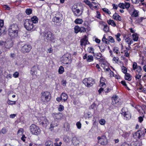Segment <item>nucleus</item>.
I'll return each instance as SVG.
<instances>
[{"mask_svg": "<svg viewBox=\"0 0 146 146\" xmlns=\"http://www.w3.org/2000/svg\"><path fill=\"white\" fill-rule=\"evenodd\" d=\"M107 22L109 25H111L113 27L116 26V24L113 20L110 19L108 20Z\"/></svg>", "mask_w": 146, "mask_h": 146, "instance_id": "obj_33", "label": "nucleus"}, {"mask_svg": "<svg viewBox=\"0 0 146 146\" xmlns=\"http://www.w3.org/2000/svg\"><path fill=\"white\" fill-rule=\"evenodd\" d=\"M83 59L84 60L86 59V61L88 62H91L94 60V58L92 55H88V56L87 54H86L83 57Z\"/></svg>", "mask_w": 146, "mask_h": 146, "instance_id": "obj_18", "label": "nucleus"}, {"mask_svg": "<svg viewBox=\"0 0 146 146\" xmlns=\"http://www.w3.org/2000/svg\"><path fill=\"white\" fill-rule=\"evenodd\" d=\"M96 58L98 59H101L102 57V54L100 53H98L96 54L95 55Z\"/></svg>", "mask_w": 146, "mask_h": 146, "instance_id": "obj_49", "label": "nucleus"}, {"mask_svg": "<svg viewBox=\"0 0 146 146\" xmlns=\"http://www.w3.org/2000/svg\"><path fill=\"white\" fill-rule=\"evenodd\" d=\"M61 62L64 64H70L71 62V55L68 53L64 54L61 58Z\"/></svg>", "mask_w": 146, "mask_h": 146, "instance_id": "obj_6", "label": "nucleus"}, {"mask_svg": "<svg viewBox=\"0 0 146 146\" xmlns=\"http://www.w3.org/2000/svg\"><path fill=\"white\" fill-rule=\"evenodd\" d=\"M63 140L66 143H68L70 141V137L68 136L65 137L63 138Z\"/></svg>", "mask_w": 146, "mask_h": 146, "instance_id": "obj_43", "label": "nucleus"}, {"mask_svg": "<svg viewBox=\"0 0 146 146\" xmlns=\"http://www.w3.org/2000/svg\"><path fill=\"white\" fill-rule=\"evenodd\" d=\"M24 26L25 28L28 31H33L36 30L35 26L30 19H27L25 20Z\"/></svg>", "mask_w": 146, "mask_h": 146, "instance_id": "obj_2", "label": "nucleus"}, {"mask_svg": "<svg viewBox=\"0 0 146 146\" xmlns=\"http://www.w3.org/2000/svg\"><path fill=\"white\" fill-rule=\"evenodd\" d=\"M121 36V34L120 33H118L117 34L115 35V36L117 40L119 42L121 40V39L119 37Z\"/></svg>", "mask_w": 146, "mask_h": 146, "instance_id": "obj_46", "label": "nucleus"}, {"mask_svg": "<svg viewBox=\"0 0 146 146\" xmlns=\"http://www.w3.org/2000/svg\"><path fill=\"white\" fill-rule=\"evenodd\" d=\"M119 7L121 8L124 9L125 8L128 9L130 6V4L129 3L125 2L124 3H120L118 5Z\"/></svg>", "mask_w": 146, "mask_h": 146, "instance_id": "obj_15", "label": "nucleus"}, {"mask_svg": "<svg viewBox=\"0 0 146 146\" xmlns=\"http://www.w3.org/2000/svg\"><path fill=\"white\" fill-rule=\"evenodd\" d=\"M52 115L55 119H61L63 117V115L62 113H53Z\"/></svg>", "mask_w": 146, "mask_h": 146, "instance_id": "obj_20", "label": "nucleus"}, {"mask_svg": "<svg viewBox=\"0 0 146 146\" xmlns=\"http://www.w3.org/2000/svg\"><path fill=\"white\" fill-rule=\"evenodd\" d=\"M113 18L116 21H121L122 20L121 17L116 13H114L113 16Z\"/></svg>", "mask_w": 146, "mask_h": 146, "instance_id": "obj_25", "label": "nucleus"}, {"mask_svg": "<svg viewBox=\"0 0 146 146\" xmlns=\"http://www.w3.org/2000/svg\"><path fill=\"white\" fill-rule=\"evenodd\" d=\"M122 115L124 116V119L125 120H128L131 117V115L130 113L128 111L123 112V109L122 110Z\"/></svg>", "mask_w": 146, "mask_h": 146, "instance_id": "obj_19", "label": "nucleus"}, {"mask_svg": "<svg viewBox=\"0 0 146 146\" xmlns=\"http://www.w3.org/2000/svg\"><path fill=\"white\" fill-rule=\"evenodd\" d=\"M87 50L90 53H94V48L92 47H88L87 49Z\"/></svg>", "mask_w": 146, "mask_h": 146, "instance_id": "obj_48", "label": "nucleus"}, {"mask_svg": "<svg viewBox=\"0 0 146 146\" xmlns=\"http://www.w3.org/2000/svg\"><path fill=\"white\" fill-rule=\"evenodd\" d=\"M54 40H56L55 41V43H54L52 42H51V44L53 45L54 47H56L60 45V43L59 42L60 41L59 40L56 39L54 38Z\"/></svg>", "mask_w": 146, "mask_h": 146, "instance_id": "obj_31", "label": "nucleus"}, {"mask_svg": "<svg viewBox=\"0 0 146 146\" xmlns=\"http://www.w3.org/2000/svg\"><path fill=\"white\" fill-rule=\"evenodd\" d=\"M45 146H54L52 142L50 140L46 141L45 143Z\"/></svg>", "mask_w": 146, "mask_h": 146, "instance_id": "obj_38", "label": "nucleus"}, {"mask_svg": "<svg viewBox=\"0 0 146 146\" xmlns=\"http://www.w3.org/2000/svg\"><path fill=\"white\" fill-rule=\"evenodd\" d=\"M44 36L47 40L54 43L56 40H54V35L50 32L47 31L45 33Z\"/></svg>", "mask_w": 146, "mask_h": 146, "instance_id": "obj_7", "label": "nucleus"}, {"mask_svg": "<svg viewBox=\"0 0 146 146\" xmlns=\"http://www.w3.org/2000/svg\"><path fill=\"white\" fill-rule=\"evenodd\" d=\"M76 126L77 128L79 129H80L81 128L82 124L80 121L77 122L76 124Z\"/></svg>", "mask_w": 146, "mask_h": 146, "instance_id": "obj_54", "label": "nucleus"}, {"mask_svg": "<svg viewBox=\"0 0 146 146\" xmlns=\"http://www.w3.org/2000/svg\"><path fill=\"white\" fill-rule=\"evenodd\" d=\"M125 78L126 80H127L128 81H130L131 79V77L129 74L126 73L125 74Z\"/></svg>", "mask_w": 146, "mask_h": 146, "instance_id": "obj_37", "label": "nucleus"}, {"mask_svg": "<svg viewBox=\"0 0 146 146\" xmlns=\"http://www.w3.org/2000/svg\"><path fill=\"white\" fill-rule=\"evenodd\" d=\"M61 96L62 100H63L64 102H66L68 98V96L65 93H62L61 94Z\"/></svg>", "mask_w": 146, "mask_h": 146, "instance_id": "obj_30", "label": "nucleus"}, {"mask_svg": "<svg viewBox=\"0 0 146 146\" xmlns=\"http://www.w3.org/2000/svg\"><path fill=\"white\" fill-rule=\"evenodd\" d=\"M142 133L140 131H137L133 135V137L136 139H139L141 136Z\"/></svg>", "mask_w": 146, "mask_h": 146, "instance_id": "obj_24", "label": "nucleus"}, {"mask_svg": "<svg viewBox=\"0 0 146 146\" xmlns=\"http://www.w3.org/2000/svg\"><path fill=\"white\" fill-rule=\"evenodd\" d=\"M72 141L73 144L75 146L79 145L80 143V141L78 138L75 137L73 138Z\"/></svg>", "mask_w": 146, "mask_h": 146, "instance_id": "obj_26", "label": "nucleus"}, {"mask_svg": "<svg viewBox=\"0 0 146 146\" xmlns=\"http://www.w3.org/2000/svg\"><path fill=\"white\" fill-rule=\"evenodd\" d=\"M16 102L15 101H12L10 100H9L8 102V104L9 105H15L16 104Z\"/></svg>", "mask_w": 146, "mask_h": 146, "instance_id": "obj_62", "label": "nucleus"}, {"mask_svg": "<svg viewBox=\"0 0 146 146\" xmlns=\"http://www.w3.org/2000/svg\"><path fill=\"white\" fill-rule=\"evenodd\" d=\"M99 123L101 125H104L106 124V121L104 119L102 118L100 120Z\"/></svg>", "mask_w": 146, "mask_h": 146, "instance_id": "obj_44", "label": "nucleus"}, {"mask_svg": "<svg viewBox=\"0 0 146 146\" xmlns=\"http://www.w3.org/2000/svg\"><path fill=\"white\" fill-rule=\"evenodd\" d=\"M121 82V84L125 87L128 90H129V88L127 86V85L125 81H122Z\"/></svg>", "mask_w": 146, "mask_h": 146, "instance_id": "obj_58", "label": "nucleus"}, {"mask_svg": "<svg viewBox=\"0 0 146 146\" xmlns=\"http://www.w3.org/2000/svg\"><path fill=\"white\" fill-rule=\"evenodd\" d=\"M97 139L98 140V142L102 145H105L107 143V140L105 136L98 137Z\"/></svg>", "mask_w": 146, "mask_h": 146, "instance_id": "obj_11", "label": "nucleus"}, {"mask_svg": "<svg viewBox=\"0 0 146 146\" xmlns=\"http://www.w3.org/2000/svg\"><path fill=\"white\" fill-rule=\"evenodd\" d=\"M100 24H101L102 26H103L104 28L103 30L105 32H108L109 31V29L107 25L105 24L103 22H100Z\"/></svg>", "mask_w": 146, "mask_h": 146, "instance_id": "obj_27", "label": "nucleus"}, {"mask_svg": "<svg viewBox=\"0 0 146 146\" xmlns=\"http://www.w3.org/2000/svg\"><path fill=\"white\" fill-rule=\"evenodd\" d=\"M64 72V67L61 66L60 67L58 70V73L59 74H62Z\"/></svg>", "mask_w": 146, "mask_h": 146, "instance_id": "obj_42", "label": "nucleus"}, {"mask_svg": "<svg viewBox=\"0 0 146 146\" xmlns=\"http://www.w3.org/2000/svg\"><path fill=\"white\" fill-rule=\"evenodd\" d=\"M74 32L76 33L80 32V27L78 26H76L74 28Z\"/></svg>", "mask_w": 146, "mask_h": 146, "instance_id": "obj_41", "label": "nucleus"}, {"mask_svg": "<svg viewBox=\"0 0 146 146\" xmlns=\"http://www.w3.org/2000/svg\"><path fill=\"white\" fill-rule=\"evenodd\" d=\"M131 146H142V143L140 141H136L132 142L130 145Z\"/></svg>", "mask_w": 146, "mask_h": 146, "instance_id": "obj_22", "label": "nucleus"}, {"mask_svg": "<svg viewBox=\"0 0 146 146\" xmlns=\"http://www.w3.org/2000/svg\"><path fill=\"white\" fill-rule=\"evenodd\" d=\"M141 76V74H140L139 73L136 74L135 76V78L136 80L138 79V80H139L140 79Z\"/></svg>", "mask_w": 146, "mask_h": 146, "instance_id": "obj_63", "label": "nucleus"}, {"mask_svg": "<svg viewBox=\"0 0 146 146\" xmlns=\"http://www.w3.org/2000/svg\"><path fill=\"white\" fill-rule=\"evenodd\" d=\"M121 70L122 72L124 74H126L127 71V68L124 66L121 67Z\"/></svg>", "mask_w": 146, "mask_h": 146, "instance_id": "obj_57", "label": "nucleus"}, {"mask_svg": "<svg viewBox=\"0 0 146 146\" xmlns=\"http://www.w3.org/2000/svg\"><path fill=\"white\" fill-rule=\"evenodd\" d=\"M4 21L3 20H0V30L3 29L4 31H5V28L4 27Z\"/></svg>", "mask_w": 146, "mask_h": 146, "instance_id": "obj_36", "label": "nucleus"}, {"mask_svg": "<svg viewBox=\"0 0 146 146\" xmlns=\"http://www.w3.org/2000/svg\"><path fill=\"white\" fill-rule=\"evenodd\" d=\"M138 73H140L142 70V68L140 66H138V67L136 68V70H135Z\"/></svg>", "mask_w": 146, "mask_h": 146, "instance_id": "obj_52", "label": "nucleus"}, {"mask_svg": "<svg viewBox=\"0 0 146 146\" xmlns=\"http://www.w3.org/2000/svg\"><path fill=\"white\" fill-rule=\"evenodd\" d=\"M100 63L101 64V66L104 69L106 68V67L108 65V63L106 60L102 56L101 59L99 60Z\"/></svg>", "mask_w": 146, "mask_h": 146, "instance_id": "obj_17", "label": "nucleus"}, {"mask_svg": "<svg viewBox=\"0 0 146 146\" xmlns=\"http://www.w3.org/2000/svg\"><path fill=\"white\" fill-rule=\"evenodd\" d=\"M108 39L111 42L113 43L115 42V40L113 37L111 36H109Z\"/></svg>", "mask_w": 146, "mask_h": 146, "instance_id": "obj_56", "label": "nucleus"}, {"mask_svg": "<svg viewBox=\"0 0 146 146\" xmlns=\"http://www.w3.org/2000/svg\"><path fill=\"white\" fill-rule=\"evenodd\" d=\"M125 41L129 45H130L133 42V41L129 37L126 38L125 39Z\"/></svg>", "mask_w": 146, "mask_h": 146, "instance_id": "obj_35", "label": "nucleus"}, {"mask_svg": "<svg viewBox=\"0 0 146 146\" xmlns=\"http://www.w3.org/2000/svg\"><path fill=\"white\" fill-rule=\"evenodd\" d=\"M30 21L32 22L33 24L37 23L38 22V19L36 16H34L32 17Z\"/></svg>", "mask_w": 146, "mask_h": 146, "instance_id": "obj_29", "label": "nucleus"}, {"mask_svg": "<svg viewBox=\"0 0 146 146\" xmlns=\"http://www.w3.org/2000/svg\"><path fill=\"white\" fill-rule=\"evenodd\" d=\"M38 120L40 124L44 125L48 123V120L45 117H41L38 119Z\"/></svg>", "mask_w": 146, "mask_h": 146, "instance_id": "obj_14", "label": "nucleus"}, {"mask_svg": "<svg viewBox=\"0 0 146 146\" xmlns=\"http://www.w3.org/2000/svg\"><path fill=\"white\" fill-rule=\"evenodd\" d=\"M9 35L12 40L15 39L18 37V32L9 31Z\"/></svg>", "mask_w": 146, "mask_h": 146, "instance_id": "obj_16", "label": "nucleus"}, {"mask_svg": "<svg viewBox=\"0 0 146 146\" xmlns=\"http://www.w3.org/2000/svg\"><path fill=\"white\" fill-rule=\"evenodd\" d=\"M32 48L30 45L26 44L21 47V50L23 53H28L30 52Z\"/></svg>", "mask_w": 146, "mask_h": 146, "instance_id": "obj_9", "label": "nucleus"}, {"mask_svg": "<svg viewBox=\"0 0 146 146\" xmlns=\"http://www.w3.org/2000/svg\"><path fill=\"white\" fill-rule=\"evenodd\" d=\"M106 82V80L103 77H101L100 79V86L104 88L106 86L105 83Z\"/></svg>", "mask_w": 146, "mask_h": 146, "instance_id": "obj_23", "label": "nucleus"}, {"mask_svg": "<svg viewBox=\"0 0 146 146\" xmlns=\"http://www.w3.org/2000/svg\"><path fill=\"white\" fill-rule=\"evenodd\" d=\"M119 99L117 96H115L112 98V104L116 107L119 106L120 105V103L119 102Z\"/></svg>", "mask_w": 146, "mask_h": 146, "instance_id": "obj_10", "label": "nucleus"}, {"mask_svg": "<svg viewBox=\"0 0 146 146\" xmlns=\"http://www.w3.org/2000/svg\"><path fill=\"white\" fill-rule=\"evenodd\" d=\"M32 12V10L31 9H27L25 11V13L27 15L31 14Z\"/></svg>", "mask_w": 146, "mask_h": 146, "instance_id": "obj_50", "label": "nucleus"}, {"mask_svg": "<svg viewBox=\"0 0 146 146\" xmlns=\"http://www.w3.org/2000/svg\"><path fill=\"white\" fill-rule=\"evenodd\" d=\"M3 7L5 10H9L10 9V8L9 6L7 5H3Z\"/></svg>", "mask_w": 146, "mask_h": 146, "instance_id": "obj_64", "label": "nucleus"}, {"mask_svg": "<svg viewBox=\"0 0 146 146\" xmlns=\"http://www.w3.org/2000/svg\"><path fill=\"white\" fill-rule=\"evenodd\" d=\"M137 63L135 62H133V70H135L136 68L138 67Z\"/></svg>", "mask_w": 146, "mask_h": 146, "instance_id": "obj_59", "label": "nucleus"}, {"mask_svg": "<svg viewBox=\"0 0 146 146\" xmlns=\"http://www.w3.org/2000/svg\"><path fill=\"white\" fill-rule=\"evenodd\" d=\"M131 134L130 131L125 132H123V133L122 135V136L124 137V139H127L129 137Z\"/></svg>", "mask_w": 146, "mask_h": 146, "instance_id": "obj_28", "label": "nucleus"}, {"mask_svg": "<svg viewBox=\"0 0 146 146\" xmlns=\"http://www.w3.org/2000/svg\"><path fill=\"white\" fill-rule=\"evenodd\" d=\"M133 11V12L132 15L133 16L137 17L138 15V11L135 9L134 8L132 7Z\"/></svg>", "mask_w": 146, "mask_h": 146, "instance_id": "obj_40", "label": "nucleus"}, {"mask_svg": "<svg viewBox=\"0 0 146 146\" xmlns=\"http://www.w3.org/2000/svg\"><path fill=\"white\" fill-rule=\"evenodd\" d=\"M58 110L59 111H63L64 110V106L62 105H60L59 106V107L58 108Z\"/></svg>", "mask_w": 146, "mask_h": 146, "instance_id": "obj_53", "label": "nucleus"}, {"mask_svg": "<svg viewBox=\"0 0 146 146\" xmlns=\"http://www.w3.org/2000/svg\"><path fill=\"white\" fill-rule=\"evenodd\" d=\"M19 28L17 24H13L10 26L9 29L8 31L18 32Z\"/></svg>", "mask_w": 146, "mask_h": 146, "instance_id": "obj_13", "label": "nucleus"}, {"mask_svg": "<svg viewBox=\"0 0 146 146\" xmlns=\"http://www.w3.org/2000/svg\"><path fill=\"white\" fill-rule=\"evenodd\" d=\"M13 40L10 38H8L5 42L3 41H0V45L7 49H10L13 46Z\"/></svg>", "mask_w": 146, "mask_h": 146, "instance_id": "obj_4", "label": "nucleus"}, {"mask_svg": "<svg viewBox=\"0 0 146 146\" xmlns=\"http://www.w3.org/2000/svg\"><path fill=\"white\" fill-rule=\"evenodd\" d=\"M83 82L86 86L90 87L92 86L94 83V81L92 78H86L83 80Z\"/></svg>", "mask_w": 146, "mask_h": 146, "instance_id": "obj_8", "label": "nucleus"}, {"mask_svg": "<svg viewBox=\"0 0 146 146\" xmlns=\"http://www.w3.org/2000/svg\"><path fill=\"white\" fill-rule=\"evenodd\" d=\"M60 18L57 16L56 15L55 17H54L52 19V21L54 22H55L56 23H58L60 21Z\"/></svg>", "mask_w": 146, "mask_h": 146, "instance_id": "obj_39", "label": "nucleus"}, {"mask_svg": "<svg viewBox=\"0 0 146 146\" xmlns=\"http://www.w3.org/2000/svg\"><path fill=\"white\" fill-rule=\"evenodd\" d=\"M92 3L91 2L90 4L88 5L89 7L91 9H98L97 6H94L92 4Z\"/></svg>", "mask_w": 146, "mask_h": 146, "instance_id": "obj_45", "label": "nucleus"}, {"mask_svg": "<svg viewBox=\"0 0 146 146\" xmlns=\"http://www.w3.org/2000/svg\"><path fill=\"white\" fill-rule=\"evenodd\" d=\"M83 21L81 19L77 18L74 21V23L77 24H80L82 23Z\"/></svg>", "mask_w": 146, "mask_h": 146, "instance_id": "obj_34", "label": "nucleus"}, {"mask_svg": "<svg viewBox=\"0 0 146 146\" xmlns=\"http://www.w3.org/2000/svg\"><path fill=\"white\" fill-rule=\"evenodd\" d=\"M126 48V51H127L125 53L124 56L126 57H129V54L128 52V50H129V49H128V48L127 47Z\"/></svg>", "mask_w": 146, "mask_h": 146, "instance_id": "obj_60", "label": "nucleus"}, {"mask_svg": "<svg viewBox=\"0 0 146 146\" xmlns=\"http://www.w3.org/2000/svg\"><path fill=\"white\" fill-rule=\"evenodd\" d=\"M37 70L38 67L36 66H33L31 69L30 73L33 78H35L37 77Z\"/></svg>", "mask_w": 146, "mask_h": 146, "instance_id": "obj_12", "label": "nucleus"}, {"mask_svg": "<svg viewBox=\"0 0 146 146\" xmlns=\"http://www.w3.org/2000/svg\"><path fill=\"white\" fill-rule=\"evenodd\" d=\"M51 99V94L48 92L45 91L42 92L41 94L40 100L42 102L47 103Z\"/></svg>", "mask_w": 146, "mask_h": 146, "instance_id": "obj_3", "label": "nucleus"}, {"mask_svg": "<svg viewBox=\"0 0 146 146\" xmlns=\"http://www.w3.org/2000/svg\"><path fill=\"white\" fill-rule=\"evenodd\" d=\"M30 131L32 134L35 135H39L41 132L39 127L35 124H32L30 126Z\"/></svg>", "mask_w": 146, "mask_h": 146, "instance_id": "obj_5", "label": "nucleus"}, {"mask_svg": "<svg viewBox=\"0 0 146 146\" xmlns=\"http://www.w3.org/2000/svg\"><path fill=\"white\" fill-rule=\"evenodd\" d=\"M57 125V124L56 121H52L50 124V128H52L56 126Z\"/></svg>", "mask_w": 146, "mask_h": 146, "instance_id": "obj_47", "label": "nucleus"}, {"mask_svg": "<svg viewBox=\"0 0 146 146\" xmlns=\"http://www.w3.org/2000/svg\"><path fill=\"white\" fill-rule=\"evenodd\" d=\"M72 11L74 15L78 17L80 16L82 13L81 7L77 4H74L72 6Z\"/></svg>", "mask_w": 146, "mask_h": 146, "instance_id": "obj_1", "label": "nucleus"}, {"mask_svg": "<svg viewBox=\"0 0 146 146\" xmlns=\"http://www.w3.org/2000/svg\"><path fill=\"white\" fill-rule=\"evenodd\" d=\"M132 37L134 41H137L138 40L139 35L136 33H133L132 35Z\"/></svg>", "mask_w": 146, "mask_h": 146, "instance_id": "obj_32", "label": "nucleus"}, {"mask_svg": "<svg viewBox=\"0 0 146 146\" xmlns=\"http://www.w3.org/2000/svg\"><path fill=\"white\" fill-rule=\"evenodd\" d=\"M119 60V58L117 57H114L112 59V61L113 63H117Z\"/></svg>", "mask_w": 146, "mask_h": 146, "instance_id": "obj_55", "label": "nucleus"}, {"mask_svg": "<svg viewBox=\"0 0 146 146\" xmlns=\"http://www.w3.org/2000/svg\"><path fill=\"white\" fill-rule=\"evenodd\" d=\"M103 11L105 13L108 14V15H110L111 14V12L109 11V10L106 8H104L102 9Z\"/></svg>", "mask_w": 146, "mask_h": 146, "instance_id": "obj_51", "label": "nucleus"}, {"mask_svg": "<svg viewBox=\"0 0 146 146\" xmlns=\"http://www.w3.org/2000/svg\"><path fill=\"white\" fill-rule=\"evenodd\" d=\"M19 73L17 72H15L13 74V76L15 78H17L19 77Z\"/></svg>", "mask_w": 146, "mask_h": 146, "instance_id": "obj_61", "label": "nucleus"}, {"mask_svg": "<svg viewBox=\"0 0 146 146\" xmlns=\"http://www.w3.org/2000/svg\"><path fill=\"white\" fill-rule=\"evenodd\" d=\"M81 45H86L88 42L87 37L86 35L84 36L83 38L80 41Z\"/></svg>", "mask_w": 146, "mask_h": 146, "instance_id": "obj_21", "label": "nucleus"}]
</instances>
